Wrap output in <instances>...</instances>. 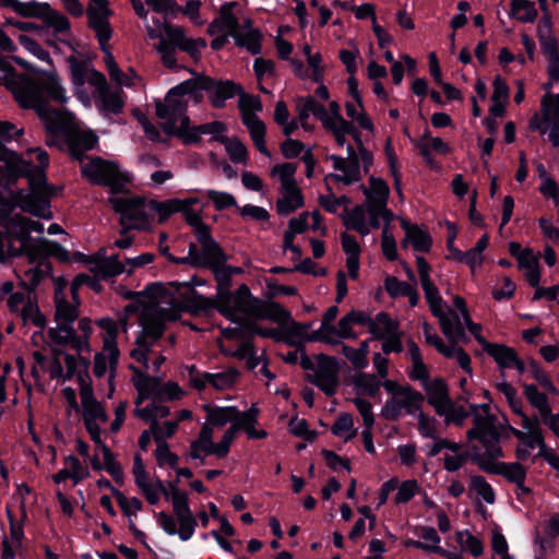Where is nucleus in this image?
<instances>
[{
	"mask_svg": "<svg viewBox=\"0 0 559 559\" xmlns=\"http://www.w3.org/2000/svg\"><path fill=\"white\" fill-rule=\"evenodd\" d=\"M95 451L102 453L104 459V467L110 476L119 484L123 481V472L121 465L115 460L112 452L105 443L95 445Z\"/></svg>",
	"mask_w": 559,
	"mask_h": 559,
	"instance_id": "864d4df0",
	"label": "nucleus"
},
{
	"mask_svg": "<svg viewBox=\"0 0 559 559\" xmlns=\"http://www.w3.org/2000/svg\"><path fill=\"white\" fill-rule=\"evenodd\" d=\"M252 318L267 319L278 323L280 325H283L284 323L288 322L290 313L280 305L273 302L264 306L259 312H257L254 309V314Z\"/></svg>",
	"mask_w": 559,
	"mask_h": 559,
	"instance_id": "bf43d9fd",
	"label": "nucleus"
},
{
	"mask_svg": "<svg viewBox=\"0 0 559 559\" xmlns=\"http://www.w3.org/2000/svg\"><path fill=\"white\" fill-rule=\"evenodd\" d=\"M383 386L390 394L381 409V415L385 419L396 420L405 414L416 415L420 411L421 394L391 380H386Z\"/></svg>",
	"mask_w": 559,
	"mask_h": 559,
	"instance_id": "dca6fc26",
	"label": "nucleus"
},
{
	"mask_svg": "<svg viewBox=\"0 0 559 559\" xmlns=\"http://www.w3.org/2000/svg\"><path fill=\"white\" fill-rule=\"evenodd\" d=\"M456 542L464 551H468L474 557L483 554L484 547L481 542L472 535L468 531H460L456 533Z\"/></svg>",
	"mask_w": 559,
	"mask_h": 559,
	"instance_id": "69168bd1",
	"label": "nucleus"
},
{
	"mask_svg": "<svg viewBox=\"0 0 559 559\" xmlns=\"http://www.w3.org/2000/svg\"><path fill=\"white\" fill-rule=\"evenodd\" d=\"M173 247H160V253L176 263H185L193 266H218L222 264L224 257L219 247H189L186 255L175 258L170 251Z\"/></svg>",
	"mask_w": 559,
	"mask_h": 559,
	"instance_id": "5701e85b",
	"label": "nucleus"
},
{
	"mask_svg": "<svg viewBox=\"0 0 559 559\" xmlns=\"http://www.w3.org/2000/svg\"><path fill=\"white\" fill-rule=\"evenodd\" d=\"M226 131V127L221 121H212L197 127H190L180 132V139L185 144L197 143L202 134H211L214 139H219Z\"/></svg>",
	"mask_w": 559,
	"mask_h": 559,
	"instance_id": "58836bf2",
	"label": "nucleus"
},
{
	"mask_svg": "<svg viewBox=\"0 0 559 559\" xmlns=\"http://www.w3.org/2000/svg\"><path fill=\"white\" fill-rule=\"evenodd\" d=\"M81 171L88 181L95 185L107 186L112 193L122 191L128 180L115 163L100 157L82 158Z\"/></svg>",
	"mask_w": 559,
	"mask_h": 559,
	"instance_id": "f3484780",
	"label": "nucleus"
},
{
	"mask_svg": "<svg viewBox=\"0 0 559 559\" xmlns=\"http://www.w3.org/2000/svg\"><path fill=\"white\" fill-rule=\"evenodd\" d=\"M194 83V90L199 93L203 91L207 92L211 104L221 108L225 105V102L234 97L239 88L230 81L215 82L207 76L197 75L191 79Z\"/></svg>",
	"mask_w": 559,
	"mask_h": 559,
	"instance_id": "bb28decb",
	"label": "nucleus"
},
{
	"mask_svg": "<svg viewBox=\"0 0 559 559\" xmlns=\"http://www.w3.org/2000/svg\"><path fill=\"white\" fill-rule=\"evenodd\" d=\"M150 39L157 40L153 47L160 57L165 67L174 69L177 67L176 49L190 55L192 59H198L201 50L206 47V41L202 38L194 39L188 37L183 27L168 23L158 26H147Z\"/></svg>",
	"mask_w": 559,
	"mask_h": 559,
	"instance_id": "0eeeda50",
	"label": "nucleus"
},
{
	"mask_svg": "<svg viewBox=\"0 0 559 559\" xmlns=\"http://www.w3.org/2000/svg\"><path fill=\"white\" fill-rule=\"evenodd\" d=\"M182 306L176 298H166L153 302L142 310V333L135 340V347L130 356L142 367V372L156 371L165 361V357L154 349L162 336L167 322L180 318ZM140 371L141 369L138 368Z\"/></svg>",
	"mask_w": 559,
	"mask_h": 559,
	"instance_id": "20e7f679",
	"label": "nucleus"
},
{
	"mask_svg": "<svg viewBox=\"0 0 559 559\" xmlns=\"http://www.w3.org/2000/svg\"><path fill=\"white\" fill-rule=\"evenodd\" d=\"M53 285L56 305L55 320L62 324H73L75 319L79 317V295H76V300L72 298L68 290V283L62 277H56L53 280Z\"/></svg>",
	"mask_w": 559,
	"mask_h": 559,
	"instance_id": "a878e982",
	"label": "nucleus"
},
{
	"mask_svg": "<svg viewBox=\"0 0 559 559\" xmlns=\"http://www.w3.org/2000/svg\"><path fill=\"white\" fill-rule=\"evenodd\" d=\"M305 369L311 370L310 381L320 388L326 395H333L338 384V362L335 358L319 354L302 358Z\"/></svg>",
	"mask_w": 559,
	"mask_h": 559,
	"instance_id": "6ab92c4d",
	"label": "nucleus"
},
{
	"mask_svg": "<svg viewBox=\"0 0 559 559\" xmlns=\"http://www.w3.org/2000/svg\"><path fill=\"white\" fill-rule=\"evenodd\" d=\"M401 226L405 233L403 245H428L431 242L426 229L417 225H413L404 218H401Z\"/></svg>",
	"mask_w": 559,
	"mask_h": 559,
	"instance_id": "603ef678",
	"label": "nucleus"
},
{
	"mask_svg": "<svg viewBox=\"0 0 559 559\" xmlns=\"http://www.w3.org/2000/svg\"><path fill=\"white\" fill-rule=\"evenodd\" d=\"M382 217H373L368 209L362 206H355L353 210L347 211L344 215V223L347 229H353L360 235H367L371 229H378Z\"/></svg>",
	"mask_w": 559,
	"mask_h": 559,
	"instance_id": "72a5a7b5",
	"label": "nucleus"
},
{
	"mask_svg": "<svg viewBox=\"0 0 559 559\" xmlns=\"http://www.w3.org/2000/svg\"><path fill=\"white\" fill-rule=\"evenodd\" d=\"M88 83L96 87L97 106L104 115L119 114L122 110L124 102L121 90L110 88L103 73L93 71Z\"/></svg>",
	"mask_w": 559,
	"mask_h": 559,
	"instance_id": "393cba45",
	"label": "nucleus"
},
{
	"mask_svg": "<svg viewBox=\"0 0 559 559\" xmlns=\"http://www.w3.org/2000/svg\"><path fill=\"white\" fill-rule=\"evenodd\" d=\"M369 331L377 338L397 335L396 323L384 312H380L374 319L369 320Z\"/></svg>",
	"mask_w": 559,
	"mask_h": 559,
	"instance_id": "37998d69",
	"label": "nucleus"
},
{
	"mask_svg": "<svg viewBox=\"0 0 559 559\" xmlns=\"http://www.w3.org/2000/svg\"><path fill=\"white\" fill-rule=\"evenodd\" d=\"M80 361L71 354L62 350H53L52 358L49 359L47 370L49 378L64 382L71 379L75 373L82 374L79 371Z\"/></svg>",
	"mask_w": 559,
	"mask_h": 559,
	"instance_id": "c756f323",
	"label": "nucleus"
},
{
	"mask_svg": "<svg viewBox=\"0 0 559 559\" xmlns=\"http://www.w3.org/2000/svg\"><path fill=\"white\" fill-rule=\"evenodd\" d=\"M206 413L199 438L192 442L190 456L201 459L207 455L225 457L236 432L243 429L249 438L262 439L266 437L264 430L254 428L258 423L259 408L252 405L248 411L240 413L235 406L203 405Z\"/></svg>",
	"mask_w": 559,
	"mask_h": 559,
	"instance_id": "7ed1b4c3",
	"label": "nucleus"
},
{
	"mask_svg": "<svg viewBox=\"0 0 559 559\" xmlns=\"http://www.w3.org/2000/svg\"><path fill=\"white\" fill-rule=\"evenodd\" d=\"M418 147L420 154L428 163H431L430 154L432 151L439 154H447L449 152L448 144L441 138L430 136L428 132H425L419 139Z\"/></svg>",
	"mask_w": 559,
	"mask_h": 559,
	"instance_id": "8fccbe9b",
	"label": "nucleus"
},
{
	"mask_svg": "<svg viewBox=\"0 0 559 559\" xmlns=\"http://www.w3.org/2000/svg\"><path fill=\"white\" fill-rule=\"evenodd\" d=\"M511 16L522 23H531L537 17V10L528 0H512Z\"/></svg>",
	"mask_w": 559,
	"mask_h": 559,
	"instance_id": "13d9d810",
	"label": "nucleus"
},
{
	"mask_svg": "<svg viewBox=\"0 0 559 559\" xmlns=\"http://www.w3.org/2000/svg\"><path fill=\"white\" fill-rule=\"evenodd\" d=\"M485 352L495 359L499 368L502 370L512 368V365H514L515 358L518 357L516 353L511 347L501 344L490 343Z\"/></svg>",
	"mask_w": 559,
	"mask_h": 559,
	"instance_id": "09e8293b",
	"label": "nucleus"
},
{
	"mask_svg": "<svg viewBox=\"0 0 559 559\" xmlns=\"http://www.w3.org/2000/svg\"><path fill=\"white\" fill-rule=\"evenodd\" d=\"M297 168V164L282 163L276 164L271 169L270 176L280 182L278 190H286L298 186L295 179Z\"/></svg>",
	"mask_w": 559,
	"mask_h": 559,
	"instance_id": "c03bdc74",
	"label": "nucleus"
},
{
	"mask_svg": "<svg viewBox=\"0 0 559 559\" xmlns=\"http://www.w3.org/2000/svg\"><path fill=\"white\" fill-rule=\"evenodd\" d=\"M191 79L186 80L173 87L163 103L156 105V114L163 120V129L167 134H175L180 138V132L190 126V119L186 115L190 102L199 103L203 94L194 88Z\"/></svg>",
	"mask_w": 559,
	"mask_h": 559,
	"instance_id": "6e6552de",
	"label": "nucleus"
},
{
	"mask_svg": "<svg viewBox=\"0 0 559 559\" xmlns=\"http://www.w3.org/2000/svg\"><path fill=\"white\" fill-rule=\"evenodd\" d=\"M130 369L134 372L132 381L138 391V404L151 397L164 402L179 400L183 395V391L175 382L169 381L160 385L158 378L144 374L134 365H130Z\"/></svg>",
	"mask_w": 559,
	"mask_h": 559,
	"instance_id": "a211bd4d",
	"label": "nucleus"
},
{
	"mask_svg": "<svg viewBox=\"0 0 559 559\" xmlns=\"http://www.w3.org/2000/svg\"><path fill=\"white\" fill-rule=\"evenodd\" d=\"M511 253L516 258L519 267L524 272L527 282L537 288L533 298L536 300L545 297L543 293L545 288L538 287L540 282L538 253H535L530 247H511Z\"/></svg>",
	"mask_w": 559,
	"mask_h": 559,
	"instance_id": "c85d7f7f",
	"label": "nucleus"
},
{
	"mask_svg": "<svg viewBox=\"0 0 559 559\" xmlns=\"http://www.w3.org/2000/svg\"><path fill=\"white\" fill-rule=\"evenodd\" d=\"M238 213L245 221L266 224L270 221V213L266 209L253 204H246L238 207Z\"/></svg>",
	"mask_w": 559,
	"mask_h": 559,
	"instance_id": "338daca9",
	"label": "nucleus"
},
{
	"mask_svg": "<svg viewBox=\"0 0 559 559\" xmlns=\"http://www.w3.org/2000/svg\"><path fill=\"white\" fill-rule=\"evenodd\" d=\"M239 108L241 111L242 123L247 127L250 136L260 153L270 157V152L265 145V124L257 116L262 110V104L259 97L248 94H241L239 98Z\"/></svg>",
	"mask_w": 559,
	"mask_h": 559,
	"instance_id": "aec40b11",
	"label": "nucleus"
},
{
	"mask_svg": "<svg viewBox=\"0 0 559 559\" xmlns=\"http://www.w3.org/2000/svg\"><path fill=\"white\" fill-rule=\"evenodd\" d=\"M354 100V103H347L345 105L347 117L357 122L361 129L373 131V123L364 111L361 99Z\"/></svg>",
	"mask_w": 559,
	"mask_h": 559,
	"instance_id": "052dcab7",
	"label": "nucleus"
},
{
	"mask_svg": "<svg viewBox=\"0 0 559 559\" xmlns=\"http://www.w3.org/2000/svg\"><path fill=\"white\" fill-rule=\"evenodd\" d=\"M278 194L276 210L281 215H288L304 205L302 192L298 186L278 190Z\"/></svg>",
	"mask_w": 559,
	"mask_h": 559,
	"instance_id": "ea45409f",
	"label": "nucleus"
},
{
	"mask_svg": "<svg viewBox=\"0 0 559 559\" xmlns=\"http://www.w3.org/2000/svg\"><path fill=\"white\" fill-rule=\"evenodd\" d=\"M320 205L328 212L333 214L346 215L348 211L349 200L345 197H335L333 193L322 194L319 197Z\"/></svg>",
	"mask_w": 559,
	"mask_h": 559,
	"instance_id": "680f3d73",
	"label": "nucleus"
},
{
	"mask_svg": "<svg viewBox=\"0 0 559 559\" xmlns=\"http://www.w3.org/2000/svg\"><path fill=\"white\" fill-rule=\"evenodd\" d=\"M178 205H180L179 198L168 199L165 201L152 199L151 209L153 212V218L157 216L159 223L167 221L173 214L178 213Z\"/></svg>",
	"mask_w": 559,
	"mask_h": 559,
	"instance_id": "6e6d98bb",
	"label": "nucleus"
},
{
	"mask_svg": "<svg viewBox=\"0 0 559 559\" xmlns=\"http://www.w3.org/2000/svg\"><path fill=\"white\" fill-rule=\"evenodd\" d=\"M383 385L374 374L359 373L354 379V386L357 396L374 397Z\"/></svg>",
	"mask_w": 559,
	"mask_h": 559,
	"instance_id": "a18cd8bd",
	"label": "nucleus"
},
{
	"mask_svg": "<svg viewBox=\"0 0 559 559\" xmlns=\"http://www.w3.org/2000/svg\"><path fill=\"white\" fill-rule=\"evenodd\" d=\"M110 10L107 0H92L87 10L88 23L95 32L99 47L104 53V63L109 76L120 86H132L136 74L133 70L123 73L116 62L108 48V41L111 38L112 31L108 22Z\"/></svg>",
	"mask_w": 559,
	"mask_h": 559,
	"instance_id": "1a4fd4ad",
	"label": "nucleus"
},
{
	"mask_svg": "<svg viewBox=\"0 0 559 559\" xmlns=\"http://www.w3.org/2000/svg\"><path fill=\"white\" fill-rule=\"evenodd\" d=\"M203 193L213 203L217 211H223L229 207H239L236 198L229 192L209 189Z\"/></svg>",
	"mask_w": 559,
	"mask_h": 559,
	"instance_id": "e2e57ef3",
	"label": "nucleus"
},
{
	"mask_svg": "<svg viewBox=\"0 0 559 559\" xmlns=\"http://www.w3.org/2000/svg\"><path fill=\"white\" fill-rule=\"evenodd\" d=\"M292 66L294 68L295 74L298 76L306 79L310 78L314 82H320L323 78V67H322V58L319 52L313 55H309L307 58V62L311 69V73L307 69H305L304 64L296 59L290 60Z\"/></svg>",
	"mask_w": 559,
	"mask_h": 559,
	"instance_id": "79ce46f5",
	"label": "nucleus"
},
{
	"mask_svg": "<svg viewBox=\"0 0 559 559\" xmlns=\"http://www.w3.org/2000/svg\"><path fill=\"white\" fill-rule=\"evenodd\" d=\"M417 267L420 284L429 308L432 314L438 318L441 330L450 342V344L442 352V355L448 358L455 359L460 367L471 374V358L461 347L456 346V343L465 338V331L463 329L462 322L459 316L455 314L451 308L443 304L442 297L430 280V267L424 258L417 257Z\"/></svg>",
	"mask_w": 559,
	"mask_h": 559,
	"instance_id": "423d86ee",
	"label": "nucleus"
},
{
	"mask_svg": "<svg viewBox=\"0 0 559 559\" xmlns=\"http://www.w3.org/2000/svg\"><path fill=\"white\" fill-rule=\"evenodd\" d=\"M236 2H228L222 5L219 17L214 20L209 26L210 34L226 33L233 36L239 31L238 20L233 13V8L236 7Z\"/></svg>",
	"mask_w": 559,
	"mask_h": 559,
	"instance_id": "e433bc0d",
	"label": "nucleus"
},
{
	"mask_svg": "<svg viewBox=\"0 0 559 559\" xmlns=\"http://www.w3.org/2000/svg\"><path fill=\"white\" fill-rule=\"evenodd\" d=\"M63 44L69 46L74 52L67 58V62L70 67V75L73 88L76 94H80L81 88L86 81L88 82V78L94 70L91 68L90 60L82 55H79L72 43L63 40Z\"/></svg>",
	"mask_w": 559,
	"mask_h": 559,
	"instance_id": "473e14b6",
	"label": "nucleus"
},
{
	"mask_svg": "<svg viewBox=\"0 0 559 559\" xmlns=\"http://www.w3.org/2000/svg\"><path fill=\"white\" fill-rule=\"evenodd\" d=\"M167 491L166 498L171 501L176 520L164 511L156 513L155 518L167 535H178L181 540L187 542L193 536L198 525L189 507L188 493L179 489L178 480L168 483Z\"/></svg>",
	"mask_w": 559,
	"mask_h": 559,
	"instance_id": "9d476101",
	"label": "nucleus"
},
{
	"mask_svg": "<svg viewBox=\"0 0 559 559\" xmlns=\"http://www.w3.org/2000/svg\"><path fill=\"white\" fill-rule=\"evenodd\" d=\"M545 51L548 55V74L549 82L545 84V88L551 87L554 82L559 81V53L557 43L552 39H549L545 43Z\"/></svg>",
	"mask_w": 559,
	"mask_h": 559,
	"instance_id": "5fc2aeb1",
	"label": "nucleus"
},
{
	"mask_svg": "<svg viewBox=\"0 0 559 559\" xmlns=\"http://www.w3.org/2000/svg\"><path fill=\"white\" fill-rule=\"evenodd\" d=\"M0 7L11 8L22 16H40L48 9L47 3L21 2L19 0H0Z\"/></svg>",
	"mask_w": 559,
	"mask_h": 559,
	"instance_id": "de8ad7c7",
	"label": "nucleus"
},
{
	"mask_svg": "<svg viewBox=\"0 0 559 559\" xmlns=\"http://www.w3.org/2000/svg\"><path fill=\"white\" fill-rule=\"evenodd\" d=\"M50 247H0V263H10L14 258L25 257L29 264H36L34 269L25 272V277L29 281L27 289H34L39 283L41 275L47 271L44 264L45 253ZM58 249L55 254L60 260L69 261L70 263H78L86 266L97 278L105 280L122 273H131L133 269L146 265L154 259L152 253H142L134 258H126L120 254H112L106 257L103 251L95 254H85L75 252L68 257L62 247H55ZM23 285H26L23 282Z\"/></svg>",
	"mask_w": 559,
	"mask_h": 559,
	"instance_id": "f03ea898",
	"label": "nucleus"
},
{
	"mask_svg": "<svg viewBox=\"0 0 559 559\" xmlns=\"http://www.w3.org/2000/svg\"><path fill=\"white\" fill-rule=\"evenodd\" d=\"M151 403L146 406L141 407V404H138V399L135 400V415L150 421L151 425L157 423L159 418H164L169 414L168 407L160 404L157 399L151 397Z\"/></svg>",
	"mask_w": 559,
	"mask_h": 559,
	"instance_id": "49530a36",
	"label": "nucleus"
},
{
	"mask_svg": "<svg viewBox=\"0 0 559 559\" xmlns=\"http://www.w3.org/2000/svg\"><path fill=\"white\" fill-rule=\"evenodd\" d=\"M0 245L4 241L10 243L20 242V245H57L56 242L44 239V226L38 222L31 221L22 215L10 216L0 212Z\"/></svg>",
	"mask_w": 559,
	"mask_h": 559,
	"instance_id": "4468645a",
	"label": "nucleus"
},
{
	"mask_svg": "<svg viewBox=\"0 0 559 559\" xmlns=\"http://www.w3.org/2000/svg\"><path fill=\"white\" fill-rule=\"evenodd\" d=\"M198 203L195 198L180 199L178 213L182 214L186 223L192 228L194 236L201 245H216L211 236L210 227L202 219V209L193 207Z\"/></svg>",
	"mask_w": 559,
	"mask_h": 559,
	"instance_id": "cd10ccee",
	"label": "nucleus"
},
{
	"mask_svg": "<svg viewBox=\"0 0 559 559\" xmlns=\"http://www.w3.org/2000/svg\"><path fill=\"white\" fill-rule=\"evenodd\" d=\"M332 432L344 441H348L354 438L356 436V429H354L352 415L347 413L341 414L332 427Z\"/></svg>",
	"mask_w": 559,
	"mask_h": 559,
	"instance_id": "0e129e2a",
	"label": "nucleus"
},
{
	"mask_svg": "<svg viewBox=\"0 0 559 559\" xmlns=\"http://www.w3.org/2000/svg\"><path fill=\"white\" fill-rule=\"evenodd\" d=\"M204 302L217 308L231 322L250 321L254 314V299L246 285H241L233 294L228 290L227 283H221L215 300H204Z\"/></svg>",
	"mask_w": 559,
	"mask_h": 559,
	"instance_id": "f8f14e48",
	"label": "nucleus"
},
{
	"mask_svg": "<svg viewBox=\"0 0 559 559\" xmlns=\"http://www.w3.org/2000/svg\"><path fill=\"white\" fill-rule=\"evenodd\" d=\"M49 338L57 345H70L73 349L79 353H90L91 345L85 341H78L76 333L71 323H59L56 322L55 328H50L48 331Z\"/></svg>",
	"mask_w": 559,
	"mask_h": 559,
	"instance_id": "c9c22d12",
	"label": "nucleus"
},
{
	"mask_svg": "<svg viewBox=\"0 0 559 559\" xmlns=\"http://www.w3.org/2000/svg\"><path fill=\"white\" fill-rule=\"evenodd\" d=\"M96 325L100 330L103 348L107 350L114 359L119 357L120 352L117 345L118 323L116 320L109 317H103L96 320Z\"/></svg>",
	"mask_w": 559,
	"mask_h": 559,
	"instance_id": "4c0bfd02",
	"label": "nucleus"
},
{
	"mask_svg": "<svg viewBox=\"0 0 559 559\" xmlns=\"http://www.w3.org/2000/svg\"><path fill=\"white\" fill-rule=\"evenodd\" d=\"M5 85L22 108L33 109L38 115L47 132L48 145L64 143L71 155L80 160L84 152L96 145L95 133L85 130L72 112L49 106V100L63 105L69 99L55 70L40 72L35 79L11 73L5 79Z\"/></svg>",
	"mask_w": 559,
	"mask_h": 559,
	"instance_id": "f257e3e1",
	"label": "nucleus"
},
{
	"mask_svg": "<svg viewBox=\"0 0 559 559\" xmlns=\"http://www.w3.org/2000/svg\"><path fill=\"white\" fill-rule=\"evenodd\" d=\"M474 427L467 431L469 440L477 439L484 447L481 456L490 459L502 457V449L499 445L500 435L495 425L496 418L490 414L486 404L473 405L471 407Z\"/></svg>",
	"mask_w": 559,
	"mask_h": 559,
	"instance_id": "ddd939ff",
	"label": "nucleus"
},
{
	"mask_svg": "<svg viewBox=\"0 0 559 559\" xmlns=\"http://www.w3.org/2000/svg\"><path fill=\"white\" fill-rule=\"evenodd\" d=\"M24 162L26 169H19L20 167L8 166V171L13 177L25 176L28 179L29 192L19 190L13 195V202L22 211L27 212L34 216L43 218H51L49 199L51 189L46 182L45 168L49 164L47 153L40 148L35 147L27 151L25 157H20Z\"/></svg>",
	"mask_w": 559,
	"mask_h": 559,
	"instance_id": "39448f33",
	"label": "nucleus"
},
{
	"mask_svg": "<svg viewBox=\"0 0 559 559\" xmlns=\"http://www.w3.org/2000/svg\"><path fill=\"white\" fill-rule=\"evenodd\" d=\"M480 466L483 469L503 476L507 480L520 484L525 481L526 471L516 462L504 463L500 462L499 459H490L489 456H480Z\"/></svg>",
	"mask_w": 559,
	"mask_h": 559,
	"instance_id": "2f4dec72",
	"label": "nucleus"
},
{
	"mask_svg": "<svg viewBox=\"0 0 559 559\" xmlns=\"http://www.w3.org/2000/svg\"><path fill=\"white\" fill-rule=\"evenodd\" d=\"M21 316L23 323H33L38 328H44L45 317L39 311L37 304L31 299L21 310L17 312Z\"/></svg>",
	"mask_w": 559,
	"mask_h": 559,
	"instance_id": "774afa93",
	"label": "nucleus"
},
{
	"mask_svg": "<svg viewBox=\"0 0 559 559\" xmlns=\"http://www.w3.org/2000/svg\"><path fill=\"white\" fill-rule=\"evenodd\" d=\"M453 305L455 307V309L459 311H454L453 309H451L455 314L459 316L461 322H462V325L466 326L467 330L474 335V337L476 338V341L481 345L483 349L485 350L490 343H488L484 336L480 334V325L477 324V323H474L472 320H471V317H469V313H468V310L466 308V304H465V300L460 297V296H455L453 298Z\"/></svg>",
	"mask_w": 559,
	"mask_h": 559,
	"instance_id": "a19ab883",
	"label": "nucleus"
},
{
	"mask_svg": "<svg viewBox=\"0 0 559 559\" xmlns=\"http://www.w3.org/2000/svg\"><path fill=\"white\" fill-rule=\"evenodd\" d=\"M151 200L141 197L118 195L109 199L120 214V223L127 229H147L153 221Z\"/></svg>",
	"mask_w": 559,
	"mask_h": 559,
	"instance_id": "2eb2a0df",
	"label": "nucleus"
},
{
	"mask_svg": "<svg viewBox=\"0 0 559 559\" xmlns=\"http://www.w3.org/2000/svg\"><path fill=\"white\" fill-rule=\"evenodd\" d=\"M366 198V207L371 213V216L382 217L383 222L388 223L392 216L391 211L388 209V199L390 189L382 178L371 176L368 186L362 187Z\"/></svg>",
	"mask_w": 559,
	"mask_h": 559,
	"instance_id": "4be33fe9",
	"label": "nucleus"
},
{
	"mask_svg": "<svg viewBox=\"0 0 559 559\" xmlns=\"http://www.w3.org/2000/svg\"><path fill=\"white\" fill-rule=\"evenodd\" d=\"M190 384L201 391L212 388L217 391H227L235 388L240 373L236 368H226L215 372H200L194 366L187 367L186 374Z\"/></svg>",
	"mask_w": 559,
	"mask_h": 559,
	"instance_id": "412c9836",
	"label": "nucleus"
},
{
	"mask_svg": "<svg viewBox=\"0 0 559 559\" xmlns=\"http://www.w3.org/2000/svg\"><path fill=\"white\" fill-rule=\"evenodd\" d=\"M542 115L535 114L531 121L530 128L532 130L539 131L540 133H547V129L544 124L559 126V94L550 95L547 94L542 99Z\"/></svg>",
	"mask_w": 559,
	"mask_h": 559,
	"instance_id": "7c9ffc66",
	"label": "nucleus"
},
{
	"mask_svg": "<svg viewBox=\"0 0 559 559\" xmlns=\"http://www.w3.org/2000/svg\"><path fill=\"white\" fill-rule=\"evenodd\" d=\"M81 416L86 431L95 445L104 443L103 432L108 423L107 412L94 394L91 379L87 374H79Z\"/></svg>",
	"mask_w": 559,
	"mask_h": 559,
	"instance_id": "9b49d317",
	"label": "nucleus"
},
{
	"mask_svg": "<svg viewBox=\"0 0 559 559\" xmlns=\"http://www.w3.org/2000/svg\"><path fill=\"white\" fill-rule=\"evenodd\" d=\"M428 403L435 408L436 413L444 414L449 411L452 400L449 396V389L445 382L436 378L424 383Z\"/></svg>",
	"mask_w": 559,
	"mask_h": 559,
	"instance_id": "f704fd0d",
	"label": "nucleus"
},
{
	"mask_svg": "<svg viewBox=\"0 0 559 559\" xmlns=\"http://www.w3.org/2000/svg\"><path fill=\"white\" fill-rule=\"evenodd\" d=\"M523 391L528 403L537 409L539 416L547 415L551 411L548 399L545 393L538 391L534 384H523Z\"/></svg>",
	"mask_w": 559,
	"mask_h": 559,
	"instance_id": "3c124183",
	"label": "nucleus"
},
{
	"mask_svg": "<svg viewBox=\"0 0 559 559\" xmlns=\"http://www.w3.org/2000/svg\"><path fill=\"white\" fill-rule=\"evenodd\" d=\"M328 159L332 162V166L337 173L326 175V183L330 181H340L344 185H352L360 180L359 159L353 145H347L346 157L330 155Z\"/></svg>",
	"mask_w": 559,
	"mask_h": 559,
	"instance_id": "b1692460",
	"label": "nucleus"
},
{
	"mask_svg": "<svg viewBox=\"0 0 559 559\" xmlns=\"http://www.w3.org/2000/svg\"><path fill=\"white\" fill-rule=\"evenodd\" d=\"M119 357L115 359L109 355L107 350L103 348L100 353H97L94 357V374L98 378L104 377L108 371L109 382H111L114 378V371L117 367Z\"/></svg>",
	"mask_w": 559,
	"mask_h": 559,
	"instance_id": "4d7b16f0",
	"label": "nucleus"
}]
</instances>
